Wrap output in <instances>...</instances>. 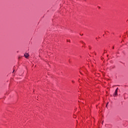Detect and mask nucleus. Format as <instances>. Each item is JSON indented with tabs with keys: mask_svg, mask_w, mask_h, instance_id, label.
Wrapping results in <instances>:
<instances>
[{
	"mask_svg": "<svg viewBox=\"0 0 128 128\" xmlns=\"http://www.w3.org/2000/svg\"><path fill=\"white\" fill-rule=\"evenodd\" d=\"M118 88H117L115 90L114 93L113 94L114 96H118Z\"/></svg>",
	"mask_w": 128,
	"mask_h": 128,
	"instance_id": "1",
	"label": "nucleus"
},
{
	"mask_svg": "<svg viewBox=\"0 0 128 128\" xmlns=\"http://www.w3.org/2000/svg\"><path fill=\"white\" fill-rule=\"evenodd\" d=\"M24 56H25V58H28V56H30V55L28 54H24Z\"/></svg>",
	"mask_w": 128,
	"mask_h": 128,
	"instance_id": "2",
	"label": "nucleus"
},
{
	"mask_svg": "<svg viewBox=\"0 0 128 128\" xmlns=\"http://www.w3.org/2000/svg\"><path fill=\"white\" fill-rule=\"evenodd\" d=\"M72 82H74V81L72 80Z\"/></svg>",
	"mask_w": 128,
	"mask_h": 128,
	"instance_id": "3",
	"label": "nucleus"
},
{
	"mask_svg": "<svg viewBox=\"0 0 128 128\" xmlns=\"http://www.w3.org/2000/svg\"><path fill=\"white\" fill-rule=\"evenodd\" d=\"M112 48H113V49L114 48V47H113Z\"/></svg>",
	"mask_w": 128,
	"mask_h": 128,
	"instance_id": "4",
	"label": "nucleus"
},
{
	"mask_svg": "<svg viewBox=\"0 0 128 128\" xmlns=\"http://www.w3.org/2000/svg\"><path fill=\"white\" fill-rule=\"evenodd\" d=\"M14 72V70H13V72Z\"/></svg>",
	"mask_w": 128,
	"mask_h": 128,
	"instance_id": "5",
	"label": "nucleus"
},
{
	"mask_svg": "<svg viewBox=\"0 0 128 128\" xmlns=\"http://www.w3.org/2000/svg\"><path fill=\"white\" fill-rule=\"evenodd\" d=\"M106 106H108V105H106Z\"/></svg>",
	"mask_w": 128,
	"mask_h": 128,
	"instance_id": "6",
	"label": "nucleus"
}]
</instances>
